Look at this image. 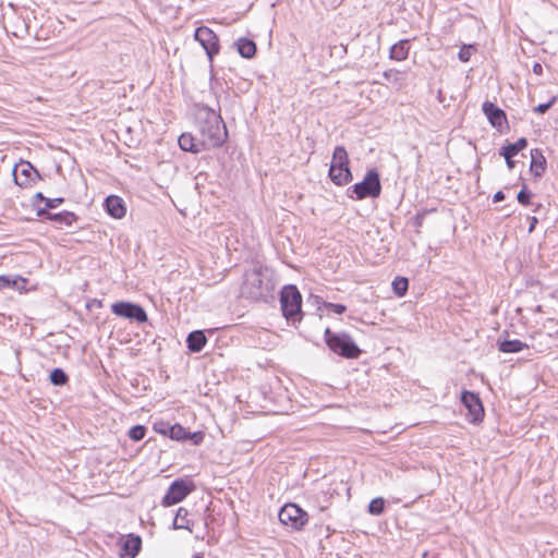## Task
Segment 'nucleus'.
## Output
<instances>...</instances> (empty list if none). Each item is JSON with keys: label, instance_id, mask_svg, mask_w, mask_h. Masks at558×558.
Listing matches in <instances>:
<instances>
[{"label": "nucleus", "instance_id": "nucleus-1", "mask_svg": "<svg viewBox=\"0 0 558 558\" xmlns=\"http://www.w3.org/2000/svg\"><path fill=\"white\" fill-rule=\"evenodd\" d=\"M196 108L197 129L205 145L208 148L222 146L228 138V131L220 113L204 104Z\"/></svg>", "mask_w": 558, "mask_h": 558}, {"label": "nucleus", "instance_id": "nucleus-2", "mask_svg": "<svg viewBox=\"0 0 558 558\" xmlns=\"http://www.w3.org/2000/svg\"><path fill=\"white\" fill-rule=\"evenodd\" d=\"M324 340L331 352L343 359L354 360L362 354L360 347L347 332H335L330 328H326Z\"/></svg>", "mask_w": 558, "mask_h": 558}, {"label": "nucleus", "instance_id": "nucleus-3", "mask_svg": "<svg viewBox=\"0 0 558 558\" xmlns=\"http://www.w3.org/2000/svg\"><path fill=\"white\" fill-rule=\"evenodd\" d=\"M275 287L270 279L265 280L260 269H254L245 274V280L241 293L245 299L252 301H266Z\"/></svg>", "mask_w": 558, "mask_h": 558}, {"label": "nucleus", "instance_id": "nucleus-4", "mask_svg": "<svg viewBox=\"0 0 558 558\" xmlns=\"http://www.w3.org/2000/svg\"><path fill=\"white\" fill-rule=\"evenodd\" d=\"M280 306L283 317L293 326L303 318L302 295L294 284H287L280 291Z\"/></svg>", "mask_w": 558, "mask_h": 558}, {"label": "nucleus", "instance_id": "nucleus-5", "mask_svg": "<svg viewBox=\"0 0 558 558\" xmlns=\"http://www.w3.org/2000/svg\"><path fill=\"white\" fill-rule=\"evenodd\" d=\"M380 174L375 168L368 169L361 182L351 185L347 190V196L356 201L377 198L380 196Z\"/></svg>", "mask_w": 558, "mask_h": 558}, {"label": "nucleus", "instance_id": "nucleus-6", "mask_svg": "<svg viewBox=\"0 0 558 558\" xmlns=\"http://www.w3.org/2000/svg\"><path fill=\"white\" fill-rule=\"evenodd\" d=\"M328 177L338 186L347 185L353 180L348 151L343 146L335 147Z\"/></svg>", "mask_w": 558, "mask_h": 558}, {"label": "nucleus", "instance_id": "nucleus-7", "mask_svg": "<svg viewBox=\"0 0 558 558\" xmlns=\"http://www.w3.org/2000/svg\"><path fill=\"white\" fill-rule=\"evenodd\" d=\"M111 311L117 317L128 319L131 323L142 325L148 322V316L145 308L137 303L130 301H118L111 304Z\"/></svg>", "mask_w": 558, "mask_h": 558}, {"label": "nucleus", "instance_id": "nucleus-8", "mask_svg": "<svg viewBox=\"0 0 558 558\" xmlns=\"http://www.w3.org/2000/svg\"><path fill=\"white\" fill-rule=\"evenodd\" d=\"M278 518L280 523L295 531L302 530L308 521L307 512L293 502L286 504L281 507Z\"/></svg>", "mask_w": 558, "mask_h": 558}, {"label": "nucleus", "instance_id": "nucleus-9", "mask_svg": "<svg viewBox=\"0 0 558 558\" xmlns=\"http://www.w3.org/2000/svg\"><path fill=\"white\" fill-rule=\"evenodd\" d=\"M195 488L192 481L185 478L174 480L161 499L163 507H170L183 501Z\"/></svg>", "mask_w": 558, "mask_h": 558}, {"label": "nucleus", "instance_id": "nucleus-10", "mask_svg": "<svg viewBox=\"0 0 558 558\" xmlns=\"http://www.w3.org/2000/svg\"><path fill=\"white\" fill-rule=\"evenodd\" d=\"M194 39L202 46L211 63L219 53L220 45L217 34L207 26H198L194 32Z\"/></svg>", "mask_w": 558, "mask_h": 558}, {"label": "nucleus", "instance_id": "nucleus-11", "mask_svg": "<svg viewBox=\"0 0 558 558\" xmlns=\"http://www.w3.org/2000/svg\"><path fill=\"white\" fill-rule=\"evenodd\" d=\"M460 401L468 410V420L472 424H480L485 415L483 402L478 393L470 390L461 392Z\"/></svg>", "mask_w": 558, "mask_h": 558}, {"label": "nucleus", "instance_id": "nucleus-12", "mask_svg": "<svg viewBox=\"0 0 558 558\" xmlns=\"http://www.w3.org/2000/svg\"><path fill=\"white\" fill-rule=\"evenodd\" d=\"M13 178L16 185L27 187L36 183L40 174L29 161H21L13 168Z\"/></svg>", "mask_w": 558, "mask_h": 558}, {"label": "nucleus", "instance_id": "nucleus-13", "mask_svg": "<svg viewBox=\"0 0 558 558\" xmlns=\"http://www.w3.org/2000/svg\"><path fill=\"white\" fill-rule=\"evenodd\" d=\"M120 558H135L142 549V537L134 533L118 538Z\"/></svg>", "mask_w": 558, "mask_h": 558}, {"label": "nucleus", "instance_id": "nucleus-14", "mask_svg": "<svg viewBox=\"0 0 558 558\" xmlns=\"http://www.w3.org/2000/svg\"><path fill=\"white\" fill-rule=\"evenodd\" d=\"M482 110L493 128L501 130L504 124H507L506 112L494 102L485 101L482 106Z\"/></svg>", "mask_w": 558, "mask_h": 558}, {"label": "nucleus", "instance_id": "nucleus-15", "mask_svg": "<svg viewBox=\"0 0 558 558\" xmlns=\"http://www.w3.org/2000/svg\"><path fill=\"white\" fill-rule=\"evenodd\" d=\"M128 213L126 202L118 195H107V215L113 219H122Z\"/></svg>", "mask_w": 558, "mask_h": 558}, {"label": "nucleus", "instance_id": "nucleus-16", "mask_svg": "<svg viewBox=\"0 0 558 558\" xmlns=\"http://www.w3.org/2000/svg\"><path fill=\"white\" fill-rule=\"evenodd\" d=\"M178 144L182 150L193 154L201 153L208 148L202 138L197 140L191 133H182L179 136Z\"/></svg>", "mask_w": 558, "mask_h": 558}, {"label": "nucleus", "instance_id": "nucleus-17", "mask_svg": "<svg viewBox=\"0 0 558 558\" xmlns=\"http://www.w3.org/2000/svg\"><path fill=\"white\" fill-rule=\"evenodd\" d=\"M530 155H531L530 171L534 178H541L545 173L546 168H547L546 158L544 157L543 151L539 148L531 149Z\"/></svg>", "mask_w": 558, "mask_h": 558}, {"label": "nucleus", "instance_id": "nucleus-18", "mask_svg": "<svg viewBox=\"0 0 558 558\" xmlns=\"http://www.w3.org/2000/svg\"><path fill=\"white\" fill-rule=\"evenodd\" d=\"M27 282L28 280L20 275H1L0 291L12 289L19 292H23L26 290Z\"/></svg>", "mask_w": 558, "mask_h": 558}, {"label": "nucleus", "instance_id": "nucleus-19", "mask_svg": "<svg viewBox=\"0 0 558 558\" xmlns=\"http://www.w3.org/2000/svg\"><path fill=\"white\" fill-rule=\"evenodd\" d=\"M207 343V337L203 330L191 331L186 337V347L190 352H201Z\"/></svg>", "mask_w": 558, "mask_h": 558}, {"label": "nucleus", "instance_id": "nucleus-20", "mask_svg": "<svg viewBox=\"0 0 558 558\" xmlns=\"http://www.w3.org/2000/svg\"><path fill=\"white\" fill-rule=\"evenodd\" d=\"M498 350L502 353H518L529 348V344L519 339H498Z\"/></svg>", "mask_w": 558, "mask_h": 558}, {"label": "nucleus", "instance_id": "nucleus-21", "mask_svg": "<svg viewBox=\"0 0 558 558\" xmlns=\"http://www.w3.org/2000/svg\"><path fill=\"white\" fill-rule=\"evenodd\" d=\"M234 46L242 58L252 59L256 54V44L250 38L241 37L234 43Z\"/></svg>", "mask_w": 558, "mask_h": 558}, {"label": "nucleus", "instance_id": "nucleus-22", "mask_svg": "<svg viewBox=\"0 0 558 558\" xmlns=\"http://www.w3.org/2000/svg\"><path fill=\"white\" fill-rule=\"evenodd\" d=\"M410 50V40L401 39L390 48L389 57L396 61H403L408 58Z\"/></svg>", "mask_w": 558, "mask_h": 558}, {"label": "nucleus", "instance_id": "nucleus-23", "mask_svg": "<svg viewBox=\"0 0 558 558\" xmlns=\"http://www.w3.org/2000/svg\"><path fill=\"white\" fill-rule=\"evenodd\" d=\"M187 517H189V510L184 507H180L177 510V513H175V517H174V520L172 523V529L173 530L184 529V530L192 532L193 531V521H191Z\"/></svg>", "mask_w": 558, "mask_h": 558}, {"label": "nucleus", "instance_id": "nucleus-24", "mask_svg": "<svg viewBox=\"0 0 558 558\" xmlns=\"http://www.w3.org/2000/svg\"><path fill=\"white\" fill-rule=\"evenodd\" d=\"M527 144L529 143L525 137H520L514 143H507L506 145H504L499 150V155L502 157H514L520 151L525 149L527 147Z\"/></svg>", "mask_w": 558, "mask_h": 558}, {"label": "nucleus", "instance_id": "nucleus-25", "mask_svg": "<svg viewBox=\"0 0 558 558\" xmlns=\"http://www.w3.org/2000/svg\"><path fill=\"white\" fill-rule=\"evenodd\" d=\"M45 220H50L59 226H71L73 221H75L76 217L72 211H61L56 214H47L44 218Z\"/></svg>", "mask_w": 558, "mask_h": 558}, {"label": "nucleus", "instance_id": "nucleus-26", "mask_svg": "<svg viewBox=\"0 0 558 558\" xmlns=\"http://www.w3.org/2000/svg\"><path fill=\"white\" fill-rule=\"evenodd\" d=\"M28 16H17L12 25V34L17 38H24L29 35Z\"/></svg>", "mask_w": 558, "mask_h": 558}, {"label": "nucleus", "instance_id": "nucleus-27", "mask_svg": "<svg viewBox=\"0 0 558 558\" xmlns=\"http://www.w3.org/2000/svg\"><path fill=\"white\" fill-rule=\"evenodd\" d=\"M64 202V198L62 197H56V198H46L45 206L44 207H37V216L40 218H45L47 214H50L48 210L57 208Z\"/></svg>", "mask_w": 558, "mask_h": 558}, {"label": "nucleus", "instance_id": "nucleus-28", "mask_svg": "<svg viewBox=\"0 0 558 558\" xmlns=\"http://www.w3.org/2000/svg\"><path fill=\"white\" fill-rule=\"evenodd\" d=\"M49 379L54 386H64L69 381V376L62 368L56 367L50 372Z\"/></svg>", "mask_w": 558, "mask_h": 558}, {"label": "nucleus", "instance_id": "nucleus-29", "mask_svg": "<svg viewBox=\"0 0 558 558\" xmlns=\"http://www.w3.org/2000/svg\"><path fill=\"white\" fill-rule=\"evenodd\" d=\"M168 432H169L170 439L178 440V441H185L186 428L183 427L181 424H179V423L171 424V427L168 429Z\"/></svg>", "mask_w": 558, "mask_h": 558}, {"label": "nucleus", "instance_id": "nucleus-30", "mask_svg": "<svg viewBox=\"0 0 558 558\" xmlns=\"http://www.w3.org/2000/svg\"><path fill=\"white\" fill-rule=\"evenodd\" d=\"M146 433H147L146 426H144L142 424H137V425L132 426L129 429L128 436L133 441H140V440L144 439V437L146 436Z\"/></svg>", "mask_w": 558, "mask_h": 558}, {"label": "nucleus", "instance_id": "nucleus-31", "mask_svg": "<svg viewBox=\"0 0 558 558\" xmlns=\"http://www.w3.org/2000/svg\"><path fill=\"white\" fill-rule=\"evenodd\" d=\"M367 509L371 514L380 515L385 511V499L383 497L372 499Z\"/></svg>", "mask_w": 558, "mask_h": 558}, {"label": "nucleus", "instance_id": "nucleus-32", "mask_svg": "<svg viewBox=\"0 0 558 558\" xmlns=\"http://www.w3.org/2000/svg\"><path fill=\"white\" fill-rule=\"evenodd\" d=\"M408 288H409V281L404 277L396 278L392 281V290H393L395 294L398 296H403L407 293Z\"/></svg>", "mask_w": 558, "mask_h": 558}, {"label": "nucleus", "instance_id": "nucleus-33", "mask_svg": "<svg viewBox=\"0 0 558 558\" xmlns=\"http://www.w3.org/2000/svg\"><path fill=\"white\" fill-rule=\"evenodd\" d=\"M533 197V193L527 189V185L523 183L522 189L519 191L517 195V201L523 205L527 206L531 204V199Z\"/></svg>", "mask_w": 558, "mask_h": 558}, {"label": "nucleus", "instance_id": "nucleus-34", "mask_svg": "<svg viewBox=\"0 0 558 558\" xmlns=\"http://www.w3.org/2000/svg\"><path fill=\"white\" fill-rule=\"evenodd\" d=\"M205 438V433L202 430L190 432L186 429L185 441H190L193 446H199Z\"/></svg>", "mask_w": 558, "mask_h": 558}, {"label": "nucleus", "instance_id": "nucleus-35", "mask_svg": "<svg viewBox=\"0 0 558 558\" xmlns=\"http://www.w3.org/2000/svg\"><path fill=\"white\" fill-rule=\"evenodd\" d=\"M557 96H553L547 102H543L534 107L533 111L538 114H544L557 102Z\"/></svg>", "mask_w": 558, "mask_h": 558}, {"label": "nucleus", "instance_id": "nucleus-36", "mask_svg": "<svg viewBox=\"0 0 558 558\" xmlns=\"http://www.w3.org/2000/svg\"><path fill=\"white\" fill-rule=\"evenodd\" d=\"M170 427H171V424L169 422H165V421L155 422L154 425H153V428H154V430L157 434H160V435H163V436H168V437H169L168 429Z\"/></svg>", "mask_w": 558, "mask_h": 558}, {"label": "nucleus", "instance_id": "nucleus-37", "mask_svg": "<svg viewBox=\"0 0 558 558\" xmlns=\"http://www.w3.org/2000/svg\"><path fill=\"white\" fill-rule=\"evenodd\" d=\"M324 307L327 310H330L335 314L341 315L347 311V306L341 303H331V302H324Z\"/></svg>", "mask_w": 558, "mask_h": 558}, {"label": "nucleus", "instance_id": "nucleus-38", "mask_svg": "<svg viewBox=\"0 0 558 558\" xmlns=\"http://www.w3.org/2000/svg\"><path fill=\"white\" fill-rule=\"evenodd\" d=\"M473 47L471 45L462 46L458 52V58L461 62H468L471 59Z\"/></svg>", "mask_w": 558, "mask_h": 558}, {"label": "nucleus", "instance_id": "nucleus-39", "mask_svg": "<svg viewBox=\"0 0 558 558\" xmlns=\"http://www.w3.org/2000/svg\"><path fill=\"white\" fill-rule=\"evenodd\" d=\"M102 308V301L97 299H92L86 302V310L93 313L95 310Z\"/></svg>", "mask_w": 558, "mask_h": 558}, {"label": "nucleus", "instance_id": "nucleus-40", "mask_svg": "<svg viewBox=\"0 0 558 558\" xmlns=\"http://www.w3.org/2000/svg\"><path fill=\"white\" fill-rule=\"evenodd\" d=\"M46 198L41 192H37L33 197L32 205L37 209V207H41L39 203H45Z\"/></svg>", "mask_w": 558, "mask_h": 558}, {"label": "nucleus", "instance_id": "nucleus-41", "mask_svg": "<svg viewBox=\"0 0 558 558\" xmlns=\"http://www.w3.org/2000/svg\"><path fill=\"white\" fill-rule=\"evenodd\" d=\"M424 216H425V211L416 214V216L414 217V226L415 227H417V228L422 227Z\"/></svg>", "mask_w": 558, "mask_h": 558}, {"label": "nucleus", "instance_id": "nucleus-42", "mask_svg": "<svg viewBox=\"0 0 558 558\" xmlns=\"http://www.w3.org/2000/svg\"><path fill=\"white\" fill-rule=\"evenodd\" d=\"M398 74H399V72H398V71H396V70H392V69H391V70H388V71H385V72L383 73L384 77H385L386 80H388V81H390L392 77H393V78H395V77H397V75H398Z\"/></svg>", "mask_w": 558, "mask_h": 558}, {"label": "nucleus", "instance_id": "nucleus-43", "mask_svg": "<svg viewBox=\"0 0 558 558\" xmlns=\"http://www.w3.org/2000/svg\"><path fill=\"white\" fill-rule=\"evenodd\" d=\"M532 71L536 75L543 74V65L539 62H535L532 66Z\"/></svg>", "mask_w": 558, "mask_h": 558}, {"label": "nucleus", "instance_id": "nucleus-44", "mask_svg": "<svg viewBox=\"0 0 558 558\" xmlns=\"http://www.w3.org/2000/svg\"><path fill=\"white\" fill-rule=\"evenodd\" d=\"M505 193L502 191H497L493 196L494 203H499L505 199Z\"/></svg>", "mask_w": 558, "mask_h": 558}, {"label": "nucleus", "instance_id": "nucleus-45", "mask_svg": "<svg viewBox=\"0 0 558 558\" xmlns=\"http://www.w3.org/2000/svg\"><path fill=\"white\" fill-rule=\"evenodd\" d=\"M505 160H506V165L508 167L509 170H512L514 169L515 167V161L513 160V157H504Z\"/></svg>", "mask_w": 558, "mask_h": 558}, {"label": "nucleus", "instance_id": "nucleus-46", "mask_svg": "<svg viewBox=\"0 0 558 558\" xmlns=\"http://www.w3.org/2000/svg\"><path fill=\"white\" fill-rule=\"evenodd\" d=\"M537 222H538V220H537V218H536V217H534V216H533V217H530V226H529V232H530V233L534 231V229H535V227H536Z\"/></svg>", "mask_w": 558, "mask_h": 558}, {"label": "nucleus", "instance_id": "nucleus-47", "mask_svg": "<svg viewBox=\"0 0 558 558\" xmlns=\"http://www.w3.org/2000/svg\"><path fill=\"white\" fill-rule=\"evenodd\" d=\"M192 558H204V554L203 553H194Z\"/></svg>", "mask_w": 558, "mask_h": 558}]
</instances>
